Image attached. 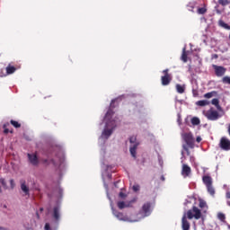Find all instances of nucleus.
<instances>
[{
    "mask_svg": "<svg viewBox=\"0 0 230 230\" xmlns=\"http://www.w3.org/2000/svg\"><path fill=\"white\" fill-rule=\"evenodd\" d=\"M195 93V90H193V93Z\"/></svg>",
    "mask_w": 230,
    "mask_h": 230,
    "instance_id": "nucleus-51",
    "label": "nucleus"
},
{
    "mask_svg": "<svg viewBox=\"0 0 230 230\" xmlns=\"http://www.w3.org/2000/svg\"><path fill=\"white\" fill-rule=\"evenodd\" d=\"M172 75H163L161 77V84L164 86L170 85V84L172 83Z\"/></svg>",
    "mask_w": 230,
    "mask_h": 230,
    "instance_id": "nucleus-15",
    "label": "nucleus"
},
{
    "mask_svg": "<svg viewBox=\"0 0 230 230\" xmlns=\"http://www.w3.org/2000/svg\"><path fill=\"white\" fill-rule=\"evenodd\" d=\"M212 67L215 71L216 76H218V77L224 76V75H226L227 71V68L222 66L213 65Z\"/></svg>",
    "mask_w": 230,
    "mask_h": 230,
    "instance_id": "nucleus-7",
    "label": "nucleus"
},
{
    "mask_svg": "<svg viewBox=\"0 0 230 230\" xmlns=\"http://www.w3.org/2000/svg\"><path fill=\"white\" fill-rule=\"evenodd\" d=\"M119 199H127V194L124 193L123 191H120L119 193Z\"/></svg>",
    "mask_w": 230,
    "mask_h": 230,
    "instance_id": "nucleus-32",
    "label": "nucleus"
},
{
    "mask_svg": "<svg viewBox=\"0 0 230 230\" xmlns=\"http://www.w3.org/2000/svg\"><path fill=\"white\" fill-rule=\"evenodd\" d=\"M41 163H43V164H47V166H49V164H56L55 163V159H50V160H48V159H42L41 160Z\"/></svg>",
    "mask_w": 230,
    "mask_h": 230,
    "instance_id": "nucleus-23",
    "label": "nucleus"
},
{
    "mask_svg": "<svg viewBox=\"0 0 230 230\" xmlns=\"http://www.w3.org/2000/svg\"><path fill=\"white\" fill-rule=\"evenodd\" d=\"M206 206H207L206 201L204 200L199 201V208H206Z\"/></svg>",
    "mask_w": 230,
    "mask_h": 230,
    "instance_id": "nucleus-33",
    "label": "nucleus"
},
{
    "mask_svg": "<svg viewBox=\"0 0 230 230\" xmlns=\"http://www.w3.org/2000/svg\"><path fill=\"white\" fill-rule=\"evenodd\" d=\"M10 132V129L6 128V124L4 125V134H8Z\"/></svg>",
    "mask_w": 230,
    "mask_h": 230,
    "instance_id": "nucleus-34",
    "label": "nucleus"
},
{
    "mask_svg": "<svg viewBox=\"0 0 230 230\" xmlns=\"http://www.w3.org/2000/svg\"><path fill=\"white\" fill-rule=\"evenodd\" d=\"M142 212L144 213L145 217H149V215L152 213V203H145L142 206Z\"/></svg>",
    "mask_w": 230,
    "mask_h": 230,
    "instance_id": "nucleus-8",
    "label": "nucleus"
},
{
    "mask_svg": "<svg viewBox=\"0 0 230 230\" xmlns=\"http://www.w3.org/2000/svg\"><path fill=\"white\" fill-rule=\"evenodd\" d=\"M213 58H218V55L214 54V55H213Z\"/></svg>",
    "mask_w": 230,
    "mask_h": 230,
    "instance_id": "nucleus-43",
    "label": "nucleus"
},
{
    "mask_svg": "<svg viewBox=\"0 0 230 230\" xmlns=\"http://www.w3.org/2000/svg\"><path fill=\"white\" fill-rule=\"evenodd\" d=\"M3 191V190L1 189V187H0V193Z\"/></svg>",
    "mask_w": 230,
    "mask_h": 230,
    "instance_id": "nucleus-48",
    "label": "nucleus"
},
{
    "mask_svg": "<svg viewBox=\"0 0 230 230\" xmlns=\"http://www.w3.org/2000/svg\"><path fill=\"white\" fill-rule=\"evenodd\" d=\"M0 230H4V227L0 226Z\"/></svg>",
    "mask_w": 230,
    "mask_h": 230,
    "instance_id": "nucleus-45",
    "label": "nucleus"
},
{
    "mask_svg": "<svg viewBox=\"0 0 230 230\" xmlns=\"http://www.w3.org/2000/svg\"><path fill=\"white\" fill-rule=\"evenodd\" d=\"M196 105H198V107H206L207 105H209V102L207 100L198 101Z\"/></svg>",
    "mask_w": 230,
    "mask_h": 230,
    "instance_id": "nucleus-19",
    "label": "nucleus"
},
{
    "mask_svg": "<svg viewBox=\"0 0 230 230\" xmlns=\"http://www.w3.org/2000/svg\"><path fill=\"white\" fill-rule=\"evenodd\" d=\"M20 184H21V190H22V191H23L24 195L25 196L28 195V197H30V187H28V185H26V181L21 180Z\"/></svg>",
    "mask_w": 230,
    "mask_h": 230,
    "instance_id": "nucleus-10",
    "label": "nucleus"
},
{
    "mask_svg": "<svg viewBox=\"0 0 230 230\" xmlns=\"http://www.w3.org/2000/svg\"><path fill=\"white\" fill-rule=\"evenodd\" d=\"M134 200L131 201H119L117 203V206L119 208V209H125V208H132V204H133Z\"/></svg>",
    "mask_w": 230,
    "mask_h": 230,
    "instance_id": "nucleus-12",
    "label": "nucleus"
},
{
    "mask_svg": "<svg viewBox=\"0 0 230 230\" xmlns=\"http://www.w3.org/2000/svg\"><path fill=\"white\" fill-rule=\"evenodd\" d=\"M219 148L224 150V152L230 151V139L227 137H222L218 144Z\"/></svg>",
    "mask_w": 230,
    "mask_h": 230,
    "instance_id": "nucleus-4",
    "label": "nucleus"
},
{
    "mask_svg": "<svg viewBox=\"0 0 230 230\" xmlns=\"http://www.w3.org/2000/svg\"><path fill=\"white\" fill-rule=\"evenodd\" d=\"M182 137L186 145H188V146H190V148H193V146L195 145V139L193 138V135L191 133H185L183 134Z\"/></svg>",
    "mask_w": 230,
    "mask_h": 230,
    "instance_id": "nucleus-6",
    "label": "nucleus"
},
{
    "mask_svg": "<svg viewBox=\"0 0 230 230\" xmlns=\"http://www.w3.org/2000/svg\"><path fill=\"white\" fill-rule=\"evenodd\" d=\"M193 95H194V96H197V93L194 92V93H193Z\"/></svg>",
    "mask_w": 230,
    "mask_h": 230,
    "instance_id": "nucleus-46",
    "label": "nucleus"
},
{
    "mask_svg": "<svg viewBox=\"0 0 230 230\" xmlns=\"http://www.w3.org/2000/svg\"><path fill=\"white\" fill-rule=\"evenodd\" d=\"M40 211H44V208H40Z\"/></svg>",
    "mask_w": 230,
    "mask_h": 230,
    "instance_id": "nucleus-49",
    "label": "nucleus"
},
{
    "mask_svg": "<svg viewBox=\"0 0 230 230\" xmlns=\"http://www.w3.org/2000/svg\"><path fill=\"white\" fill-rule=\"evenodd\" d=\"M184 149L186 150L188 155H190V149H188V147H184Z\"/></svg>",
    "mask_w": 230,
    "mask_h": 230,
    "instance_id": "nucleus-42",
    "label": "nucleus"
},
{
    "mask_svg": "<svg viewBox=\"0 0 230 230\" xmlns=\"http://www.w3.org/2000/svg\"><path fill=\"white\" fill-rule=\"evenodd\" d=\"M206 118L208 119H209L210 121H217V119H220V114L218 113V111H217L216 110H213V108H211L210 110H208L207 111Z\"/></svg>",
    "mask_w": 230,
    "mask_h": 230,
    "instance_id": "nucleus-5",
    "label": "nucleus"
},
{
    "mask_svg": "<svg viewBox=\"0 0 230 230\" xmlns=\"http://www.w3.org/2000/svg\"><path fill=\"white\" fill-rule=\"evenodd\" d=\"M114 102V100L111 101V107H112V103Z\"/></svg>",
    "mask_w": 230,
    "mask_h": 230,
    "instance_id": "nucleus-44",
    "label": "nucleus"
},
{
    "mask_svg": "<svg viewBox=\"0 0 230 230\" xmlns=\"http://www.w3.org/2000/svg\"><path fill=\"white\" fill-rule=\"evenodd\" d=\"M227 206H229V207H230V201H227Z\"/></svg>",
    "mask_w": 230,
    "mask_h": 230,
    "instance_id": "nucleus-47",
    "label": "nucleus"
},
{
    "mask_svg": "<svg viewBox=\"0 0 230 230\" xmlns=\"http://www.w3.org/2000/svg\"><path fill=\"white\" fill-rule=\"evenodd\" d=\"M52 217L57 222H60V206H56L53 208Z\"/></svg>",
    "mask_w": 230,
    "mask_h": 230,
    "instance_id": "nucleus-11",
    "label": "nucleus"
},
{
    "mask_svg": "<svg viewBox=\"0 0 230 230\" xmlns=\"http://www.w3.org/2000/svg\"><path fill=\"white\" fill-rule=\"evenodd\" d=\"M196 141H197L198 143H200V142L202 141V138H201L200 137H198L196 138Z\"/></svg>",
    "mask_w": 230,
    "mask_h": 230,
    "instance_id": "nucleus-40",
    "label": "nucleus"
},
{
    "mask_svg": "<svg viewBox=\"0 0 230 230\" xmlns=\"http://www.w3.org/2000/svg\"><path fill=\"white\" fill-rule=\"evenodd\" d=\"M222 82H223V84H228V85H230V77L229 76H224L223 78H222Z\"/></svg>",
    "mask_w": 230,
    "mask_h": 230,
    "instance_id": "nucleus-30",
    "label": "nucleus"
},
{
    "mask_svg": "<svg viewBox=\"0 0 230 230\" xmlns=\"http://www.w3.org/2000/svg\"><path fill=\"white\" fill-rule=\"evenodd\" d=\"M113 215L118 218L119 220H122L123 222H128V217L125 216V214L121 212H118L117 210H113Z\"/></svg>",
    "mask_w": 230,
    "mask_h": 230,
    "instance_id": "nucleus-14",
    "label": "nucleus"
},
{
    "mask_svg": "<svg viewBox=\"0 0 230 230\" xmlns=\"http://www.w3.org/2000/svg\"><path fill=\"white\" fill-rule=\"evenodd\" d=\"M10 184H11V188L14 189L15 188V181L12 179L10 180Z\"/></svg>",
    "mask_w": 230,
    "mask_h": 230,
    "instance_id": "nucleus-36",
    "label": "nucleus"
},
{
    "mask_svg": "<svg viewBox=\"0 0 230 230\" xmlns=\"http://www.w3.org/2000/svg\"><path fill=\"white\" fill-rule=\"evenodd\" d=\"M6 75H13L17 71V67L13 66V64L9 63L5 68Z\"/></svg>",
    "mask_w": 230,
    "mask_h": 230,
    "instance_id": "nucleus-16",
    "label": "nucleus"
},
{
    "mask_svg": "<svg viewBox=\"0 0 230 230\" xmlns=\"http://www.w3.org/2000/svg\"><path fill=\"white\" fill-rule=\"evenodd\" d=\"M168 68L167 69H164L163 70V74L164 75V76H166V75H172L171 74L168 73Z\"/></svg>",
    "mask_w": 230,
    "mask_h": 230,
    "instance_id": "nucleus-38",
    "label": "nucleus"
},
{
    "mask_svg": "<svg viewBox=\"0 0 230 230\" xmlns=\"http://www.w3.org/2000/svg\"><path fill=\"white\" fill-rule=\"evenodd\" d=\"M0 183L2 184V186H6V181L4 178H0Z\"/></svg>",
    "mask_w": 230,
    "mask_h": 230,
    "instance_id": "nucleus-39",
    "label": "nucleus"
},
{
    "mask_svg": "<svg viewBox=\"0 0 230 230\" xmlns=\"http://www.w3.org/2000/svg\"><path fill=\"white\" fill-rule=\"evenodd\" d=\"M218 26L220 28H224V30H228L230 31V25L226 23V22H224V20H219L217 22Z\"/></svg>",
    "mask_w": 230,
    "mask_h": 230,
    "instance_id": "nucleus-17",
    "label": "nucleus"
},
{
    "mask_svg": "<svg viewBox=\"0 0 230 230\" xmlns=\"http://www.w3.org/2000/svg\"><path fill=\"white\" fill-rule=\"evenodd\" d=\"M190 173H191V167L184 164L181 169V175L183 177H189Z\"/></svg>",
    "mask_w": 230,
    "mask_h": 230,
    "instance_id": "nucleus-13",
    "label": "nucleus"
},
{
    "mask_svg": "<svg viewBox=\"0 0 230 230\" xmlns=\"http://www.w3.org/2000/svg\"><path fill=\"white\" fill-rule=\"evenodd\" d=\"M217 218H218V220H220L221 222L226 223V214H224V213H218V214H217Z\"/></svg>",
    "mask_w": 230,
    "mask_h": 230,
    "instance_id": "nucleus-26",
    "label": "nucleus"
},
{
    "mask_svg": "<svg viewBox=\"0 0 230 230\" xmlns=\"http://www.w3.org/2000/svg\"><path fill=\"white\" fill-rule=\"evenodd\" d=\"M129 143L131 144L129 147L130 155H132V157H134V159H136L137 150V147L139 146V142H137V137L136 136L130 137Z\"/></svg>",
    "mask_w": 230,
    "mask_h": 230,
    "instance_id": "nucleus-2",
    "label": "nucleus"
},
{
    "mask_svg": "<svg viewBox=\"0 0 230 230\" xmlns=\"http://www.w3.org/2000/svg\"><path fill=\"white\" fill-rule=\"evenodd\" d=\"M218 4H221V6H227V4H230L229 0H218Z\"/></svg>",
    "mask_w": 230,
    "mask_h": 230,
    "instance_id": "nucleus-29",
    "label": "nucleus"
},
{
    "mask_svg": "<svg viewBox=\"0 0 230 230\" xmlns=\"http://www.w3.org/2000/svg\"><path fill=\"white\" fill-rule=\"evenodd\" d=\"M10 123L13 125V127H14V128H21V123L17 122L16 120L12 119Z\"/></svg>",
    "mask_w": 230,
    "mask_h": 230,
    "instance_id": "nucleus-28",
    "label": "nucleus"
},
{
    "mask_svg": "<svg viewBox=\"0 0 230 230\" xmlns=\"http://www.w3.org/2000/svg\"><path fill=\"white\" fill-rule=\"evenodd\" d=\"M182 62H188V53H186V48H183L181 54Z\"/></svg>",
    "mask_w": 230,
    "mask_h": 230,
    "instance_id": "nucleus-22",
    "label": "nucleus"
},
{
    "mask_svg": "<svg viewBox=\"0 0 230 230\" xmlns=\"http://www.w3.org/2000/svg\"><path fill=\"white\" fill-rule=\"evenodd\" d=\"M226 199H230V191H227L226 194Z\"/></svg>",
    "mask_w": 230,
    "mask_h": 230,
    "instance_id": "nucleus-41",
    "label": "nucleus"
},
{
    "mask_svg": "<svg viewBox=\"0 0 230 230\" xmlns=\"http://www.w3.org/2000/svg\"><path fill=\"white\" fill-rule=\"evenodd\" d=\"M191 124L194 126L200 125V119L193 117L190 120Z\"/></svg>",
    "mask_w": 230,
    "mask_h": 230,
    "instance_id": "nucleus-25",
    "label": "nucleus"
},
{
    "mask_svg": "<svg viewBox=\"0 0 230 230\" xmlns=\"http://www.w3.org/2000/svg\"><path fill=\"white\" fill-rule=\"evenodd\" d=\"M109 125H110V124H109V123H107V126H108V127H109Z\"/></svg>",
    "mask_w": 230,
    "mask_h": 230,
    "instance_id": "nucleus-50",
    "label": "nucleus"
},
{
    "mask_svg": "<svg viewBox=\"0 0 230 230\" xmlns=\"http://www.w3.org/2000/svg\"><path fill=\"white\" fill-rule=\"evenodd\" d=\"M211 103H212V105H215V107H217V109L218 111H220V109H222V107H220V101H218V99H213L211 101Z\"/></svg>",
    "mask_w": 230,
    "mask_h": 230,
    "instance_id": "nucleus-21",
    "label": "nucleus"
},
{
    "mask_svg": "<svg viewBox=\"0 0 230 230\" xmlns=\"http://www.w3.org/2000/svg\"><path fill=\"white\" fill-rule=\"evenodd\" d=\"M202 217V212L199 208L197 207H192V209H190L187 211L186 214H183L182 218H181V229L182 230H190V225L189 220H191L195 218V220H199V218Z\"/></svg>",
    "mask_w": 230,
    "mask_h": 230,
    "instance_id": "nucleus-1",
    "label": "nucleus"
},
{
    "mask_svg": "<svg viewBox=\"0 0 230 230\" xmlns=\"http://www.w3.org/2000/svg\"><path fill=\"white\" fill-rule=\"evenodd\" d=\"M112 114H114V111H112V109H109L105 117L106 118H111V116H112Z\"/></svg>",
    "mask_w": 230,
    "mask_h": 230,
    "instance_id": "nucleus-31",
    "label": "nucleus"
},
{
    "mask_svg": "<svg viewBox=\"0 0 230 230\" xmlns=\"http://www.w3.org/2000/svg\"><path fill=\"white\" fill-rule=\"evenodd\" d=\"M206 12H208V9L206 7L198 8V13L199 15H204V13H206Z\"/></svg>",
    "mask_w": 230,
    "mask_h": 230,
    "instance_id": "nucleus-27",
    "label": "nucleus"
},
{
    "mask_svg": "<svg viewBox=\"0 0 230 230\" xmlns=\"http://www.w3.org/2000/svg\"><path fill=\"white\" fill-rule=\"evenodd\" d=\"M44 229L45 230H51V226H50L49 223L45 224Z\"/></svg>",
    "mask_w": 230,
    "mask_h": 230,
    "instance_id": "nucleus-35",
    "label": "nucleus"
},
{
    "mask_svg": "<svg viewBox=\"0 0 230 230\" xmlns=\"http://www.w3.org/2000/svg\"><path fill=\"white\" fill-rule=\"evenodd\" d=\"M114 128H116V126H112L111 129H104V131L102 132L103 136L109 137L112 135V131L114 130Z\"/></svg>",
    "mask_w": 230,
    "mask_h": 230,
    "instance_id": "nucleus-18",
    "label": "nucleus"
},
{
    "mask_svg": "<svg viewBox=\"0 0 230 230\" xmlns=\"http://www.w3.org/2000/svg\"><path fill=\"white\" fill-rule=\"evenodd\" d=\"M203 183L207 187L208 192L210 195H215V188H213V178L209 175L203 176L202 178Z\"/></svg>",
    "mask_w": 230,
    "mask_h": 230,
    "instance_id": "nucleus-3",
    "label": "nucleus"
},
{
    "mask_svg": "<svg viewBox=\"0 0 230 230\" xmlns=\"http://www.w3.org/2000/svg\"><path fill=\"white\" fill-rule=\"evenodd\" d=\"M176 91L179 93V94H183L184 91H186V88L181 84H176Z\"/></svg>",
    "mask_w": 230,
    "mask_h": 230,
    "instance_id": "nucleus-20",
    "label": "nucleus"
},
{
    "mask_svg": "<svg viewBox=\"0 0 230 230\" xmlns=\"http://www.w3.org/2000/svg\"><path fill=\"white\" fill-rule=\"evenodd\" d=\"M27 156L32 166H37L39 164V156H37V154H28Z\"/></svg>",
    "mask_w": 230,
    "mask_h": 230,
    "instance_id": "nucleus-9",
    "label": "nucleus"
},
{
    "mask_svg": "<svg viewBox=\"0 0 230 230\" xmlns=\"http://www.w3.org/2000/svg\"><path fill=\"white\" fill-rule=\"evenodd\" d=\"M213 96H217L216 91H212L204 94V98H207V99L213 98Z\"/></svg>",
    "mask_w": 230,
    "mask_h": 230,
    "instance_id": "nucleus-24",
    "label": "nucleus"
},
{
    "mask_svg": "<svg viewBox=\"0 0 230 230\" xmlns=\"http://www.w3.org/2000/svg\"><path fill=\"white\" fill-rule=\"evenodd\" d=\"M139 190H140L139 185H134L133 186V191H139Z\"/></svg>",
    "mask_w": 230,
    "mask_h": 230,
    "instance_id": "nucleus-37",
    "label": "nucleus"
}]
</instances>
